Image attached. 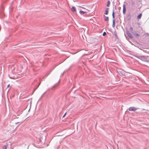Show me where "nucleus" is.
Listing matches in <instances>:
<instances>
[{"mask_svg":"<svg viewBox=\"0 0 149 149\" xmlns=\"http://www.w3.org/2000/svg\"><path fill=\"white\" fill-rule=\"evenodd\" d=\"M104 20L106 21H107L109 20V18L108 17H106L104 18Z\"/></svg>","mask_w":149,"mask_h":149,"instance_id":"6e6552de","label":"nucleus"},{"mask_svg":"<svg viewBox=\"0 0 149 149\" xmlns=\"http://www.w3.org/2000/svg\"><path fill=\"white\" fill-rule=\"evenodd\" d=\"M71 10L73 12L76 11V8L74 6L72 7Z\"/></svg>","mask_w":149,"mask_h":149,"instance_id":"7ed1b4c3","label":"nucleus"},{"mask_svg":"<svg viewBox=\"0 0 149 149\" xmlns=\"http://www.w3.org/2000/svg\"><path fill=\"white\" fill-rule=\"evenodd\" d=\"M130 29L131 31H133V28H132V27H131V28H130Z\"/></svg>","mask_w":149,"mask_h":149,"instance_id":"4468645a","label":"nucleus"},{"mask_svg":"<svg viewBox=\"0 0 149 149\" xmlns=\"http://www.w3.org/2000/svg\"><path fill=\"white\" fill-rule=\"evenodd\" d=\"M142 14H140L137 17V18L138 19H140L141 18V16H142Z\"/></svg>","mask_w":149,"mask_h":149,"instance_id":"0eeeda50","label":"nucleus"},{"mask_svg":"<svg viewBox=\"0 0 149 149\" xmlns=\"http://www.w3.org/2000/svg\"><path fill=\"white\" fill-rule=\"evenodd\" d=\"M137 108L134 107H131L129 108V110L130 111H135L136 110Z\"/></svg>","mask_w":149,"mask_h":149,"instance_id":"f257e3e1","label":"nucleus"},{"mask_svg":"<svg viewBox=\"0 0 149 149\" xmlns=\"http://www.w3.org/2000/svg\"><path fill=\"white\" fill-rule=\"evenodd\" d=\"M82 8H84V9H85V8H84V7H82Z\"/></svg>","mask_w":149,"mask_h":149,"instance_id":"f3484780","label":"nucleus"},{"mask_svg":"<svg viewBox=\"0 0 149 149\" xmlns=\"http://www.w3.org/2000/svg\"><path fill=\"white\" fill-rule=\"evenodd\" d=\"M135 35L137 36H139V34H135Z\"/></svg>","mask_w":149,"mask_h":149,"instance_id":"dca6fc26","label":"nucleus"},{"mask_svg":"<svg viewBox=\"0 0 149 149\" xmlns=\"http://www.w3.org/2000/svg\"><path fill=\"white\" fill-rule=\"evenodd\" d=\"M3 149H7V146H3Z\"/></svg>","mask_w":149,"mask_h":149,"instance_id":"9d476101","label":"nucleus"},{"mask_svg":"<svg viewBox=\"0 0 149 149\" xmlns=\"http://www.w3.org/2000/svg\"><path fill=\"white\" fill-rule=\"evenodd\" d=\"M123 13L124 14H125L126 12V5L124 4L123 5Z\"/></svg>","mask_w":149,"mask_h":149,"instance_id":"f03ea898","label":"nucleus"},{"mask_svg":"<svg viewBox=\"0 0 149 149\" xmlns=\"http://www.w3.org/2000/svg\"><path fill=\"white\" fill-rule=\"evenodd\" d=\"M112 15L113 18H114V13L113 12V13H112Z\"/></svg>","mask_w":149,"mask_h":149,"instance_id":"f8f14e48","label":"nucleus"},{"mask_svg":"<svg viewBox=\"0 0 149 149\" xmlns=\"http://www.w3.org/2000/svg\"><path fill=\"white\" fill-rule=\"evenodd\" d=\"M113 24L114 23V21H113Z\"/></svg>","mask_w":149,"mask_h":149,"instance_id":"a211bd4d","label":"nucleus"},{"mask_svg":"<svg viewBox=\"0 0 149 149\" xmlns=\"http://www.w3.org/2000/svg\"><path fill=\"white\" fill-rule=\"evenodd\" d=\"M109 8H107L106 9L105 11V12L104 14L106 15H107L108 14V11L109 10Z\"/></svg>","mask_w":149,"mask_h":149,"instance_id":"39448f33","label":"nucleus"},{"mask_svg":"<svg viewBox=\"0 0 149 149\" xmlns=\"http://www.w3.org/2000/svg\"><path fill=\"white\" fill-rule=\"evenodd\" d=\"M66 114V113H65V114H64V115L63 116V118H64V117L65 116Z\"/></svg>","mask_w":149,"mask_h":149,"instance_id":"ddd939ff","label":"nucleus"},{"mask_svg":"<svg viewBox=\"0 0 149 149\" xmlns=\"http://www.w3.org/2000/svg\"><path fill=\"white\" fill-rule=\"evenodd\" d=\"M110 4V1H107V7H109Z\"/></svg>","mask_w":149,"mask_h":149,"instance_id":"1a4fd4ad","label":"nucleus"},{"mask_svg":"<svg viewBox=\"0 0 149 149\" xmlns=\"http://www.w3.org/2000/svg\"><path fill=\"white\" fill-rule=\"evenodd\" d=\"M127 34L128 36L129 37H130L131 38H132L133 37H132V35L130 33H127Z\"/></svg>","mask_w":149,"mask_h":149,"instance_id":"423d86ee","label":"nucleus"},{"mask_svg":"<svg viewBox=\"0 0 149 149\" xmlns=\"http://www.w3.org/2000/svg\"><path fill=\"white\" fill-rule=\"evenodd\" d=\"M106 35V33L105 32H104L103 33V35L104 36H105Z\"/></svg>","mask_w":149,"mask_h":149,"instance_id":"9b49d317","label":"nucleus"},{"mask_svg":"<svg viewBox=\"0 0 149 149\" xmlns=\"http://www.w3.org/2000/svg\"><path fill=\"white\" fill-rule=\"evenodd\" d=\"M86 13V12L83 11L81 10L79 11V13L81 15H84Z\"/></svg>","mask_w":149,"mask_h":149,"instance_id":"20e7f679","label":"nucleus"},{"mask_svg":"<svg viewBox=\"0 0 149 149\" xmlns=\"http://www.w3.org/2000/svg\"><path fill=\"white\" fill-rule=\"evenodd\" d=\"M10 86V84H8V86H7V87L8 88Z\"/></svg>","mask_w":149,"mask_h":149,"instance_id":"2eb2a0df","label":"nucleus"}]
</instances>
